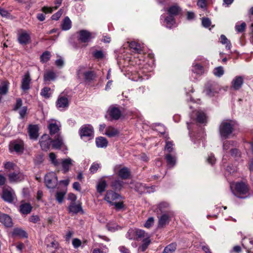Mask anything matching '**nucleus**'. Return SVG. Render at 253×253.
I'll list each match as a JSON object with an SVG mask.
<instances>
[{
    "instance_id": "1",
    "label": "nucleus",
    "mask_w": 253,
    "mask_h": 253,
    "mask_svg": "<svg viewBox=\"0 0 253 253\" xmlns=\"http://www.w3.org/2000/svg\"><path fill=\"white\" fill-rule=\"evenodd\" d=\"M235 123L231 120H224L220 124L219 131L222 137L226 138L232 132Z\"/></svg>"
},
{
    "instance_id": "2",
    "label": "nucleus",
    "mask_w": 253,
    "mask_h": 253,
    "mask_svg": "<svg viewBox=\"0 0 253 253\" xmlns=\"http://www.w3.org/2000/svg\"><path fill=\"white\" fill-rule=\"evenodd\" d=\"M79 134L82 139H92L94 136L93 128L90 125H84L80 128Z\"/></svg>"
},
{
    "instance_id": "3",
    "label": "nucleus",
    "mask_w": 253,
    "mask_h": 253,
    "mask_svg": "<svg viewBox=\"0 0 253 253\" xmlns=\"http://www.w3.org/2000/svg\"><path fill=\"white\" fill-rule=\"evenodd\" d=\"M45 183L48 188L53 189L57 184V177L55 173L50 172L45 175Z\"/></svg>"
},
{
    "instance_id": "4",
    "label": "nucleus",
    "mask_w": 253,
    "mask_h": 253,
    "mask_svg": "<svg viewBox=\"0 0 253 253\" xmlns=\"http://www.w3.org/2000/svg\"><path fill=\"white\" fill-rule=\"evenodd\" d=\"M218 85L214 83H208L204 89V93L209 97L215 95L219 91Z\"/></svg>"
},
{
    "instance_id": "5",
    "label": "nucleus",
    "mask_w": 253,
    "mask_h": 253,
    "mask_svg": "<svg viewBox=\"0 0 253 253\" xmlns=\"http://www.w3.org/2000/svg\"><path fill=\"white\" fill-rule=\"evenodd\" d=\"M122 199V197L120 194L116 192V191H107L104 197V200L110 205Z\"/></svg>"
},
{
    "instance_id": "6",
    "label": "nucleus",
    "mask_w": 253,
    "mask_h": 253,
    "mask_svg": "<svg viewBox=\"0 0 253 253\" xmlns=\"http://www.w3.org/2000/svg\"><path fill=\"white\" fill-rule=\"evenodd\" d=\"M60 123L55 120H50L48 121V127L51 135L57 134L60 130Z\"/></svg>"
},
{
    "instance_id": "7",
    "label": "nucleus",
    "mask_w": 253,
    "mask_h": 253,
    "mask_svg": "<svg viewBox=\"0 0 253 253\" xmlns=\"http://www.w3.org/2000/svg\"><path fill=\"white\" fill-rule=\"evenodd\" d=\"M31 38L29 34L26 31L21 30L18 34V41L21 44L25 45L30 42Z\"/></svg>"
},
{
    "instance_id": "8",
    "label": "nucleus",
    "mask_w": 253,
    "mask_h": 253,
    "mask_svg": "<svg viewBox=\"0 0 253 253\" xmlns=\"http://www.w3.org/2000/svg\"><path fill=\"white\" fill-rule=\"evenodd\" d=\"M244 83V78L242 76H237L234 77L231 83V88L235 90H239Z\"/></svg>"
},
{
    "instance_id": "9",
    "label": "nucleus",
    "mask_w": 253,
    "mask_h": 253,
    "mask_svg": "<svg viewBox=\"0 0 253 253\" xmlns=\"http://www.w3.org/2000/svg\"><path fill=\"white\" fill-rule=\"evenodd\" d=\"M191 71L192 73L195 75V78L201 76L205 72L203 66L196 61L193 63Z\"/></svg>"
},
{
    "instance_id": "10",
    "label": "nucleus",
    "mask_w": 253,
    "mask_h": 253,
    "mask_svg": "<svg viewBox=\"0 0 253 253\" xmlns=\"http://www.w3.org/2000/svg\"><path fill=\"white\" fill-rule=\"evenodd\" d=\"M69 106V100L67 97L60 95L56 102V107L60 110L67 109Z\"/></svg>"
},
{
    "instance_id": "11",
    "label": "nucleus",
    "mask_w": 253,
    "mask_h": 253,
    "mask_svg": "<svg viewBox=\"0 0 253 253\" xmlns=\"http://www.w3.org/2000/svg\"><path fill=\"white\" fill-rule=\"evenodd\" d=\"M52 141L47 134L43 135L40 141V145L43 150L47 151L50 146Z\"/></svg>"
},
{
    "instance_id": "12",
    "label": "nucleus",
    "mask_w": 253,
    "mask_h": 253,
    "mask_svg": "<svg viewBox=\"0 0 253 253\" xmlns=\"http://www.w3.org/2000/svg\"><path fill=\"white\" fill-rule=\"evenodd\" d=\"M31 82V79L29 73H27L23 76L21 87L24 91H26L30 88Z\"/></svg>"
},
{
    "instance_id": "13",
    "label": "nucleus",
    "mask_w": 253,
    "mask_h": 253,
    "mask_svg": "<svg viewBox=\"0 0 253 253\" xmlns=\"http://www.w3.org/2000/svg\"><path fill=\"white\" fill-rule=\"evenodd\" d=\"M9 180L11 182H17L23 180L25 178V175L20 172H14L8 175Z\"/></svg>"
},
{
    "instance_id": "14",
    "label": "nucleus",
    "mask_w": 253,
    "mask_h": 253,
    "mask_svg": "<svg viewBox=\"0 0 253 253\" xmlns=\"http://www.w3.org/2000/svg\"><path fill=\"white\" fill-rule=\"evenodd\" d=\"M39 127L36 125H31L29 126L28 132L30 138L36 140L39 136Z\"/></svg>"
},
{
    "instance_id": "15",
    "label": "nucleus",
    "mask_w": 253,
    "mask_h": 253,
    "mask_svg": "<svg viewBox=\"0 0 253 253\" xmlns=\"http://www.w3.org/2000/svg\"><path fill=\"white\" fill-rule=\"evenodd\" d=\"M108 114L114 120H118L121 116L120 110L115 106H111L108 109Z\"/></svg>"
},
{
    "instance_id": "16",
    "label": "nucleus",
    "mask_w": 253,
    "mask_h": 253,
    "mask_svg": "<svg viewBox=\"0 0 253 253\" xmlns=\"http://www.w3.org/2000/svg\"><path fill=\"white\" fill-rule=\"evenodd\" d=\"M1 197L4 201L12 203L15 198V195L11 191H3Z\"/></svg>"
},
{
    "instance_id": "17",
    "label": "nucleus",
    "mask_w": 253,
    "mask_h": 253,
    "mask_svg": "<svg viewBox=\"0 0 253 253\" xmlns=\"http://www.w3.org/2000/svg\"><path fill=\"white\" fill-rule=\"evenodd\" d=\"M163 18L164 19V23L167 28H171L175 24L173 16L169 15L168 16L165 17L164 15H162L161 17V20H162Z\"/></svg>"
},
{
    "instance_id": "18",
    "label": "nucleus",
    "mask_w": 253,
    "mask_h": 253,
    "mask_svg": "<svg viewBox=\"0 0 253 253\" xmlns=\"http://www.w3.org/2000/svg\"><path fill=\"white\" fill-rule=\"evenodd\" d=\"M231 190H246L248 189L246 182L241 181L239 182H232L230 183Z\"/></svg>"
},
{
    "instance_id": "19",
    "label": "nucleus",
    "mask_w": 253,
    "mask_h": 253,
    "mask_svg": "<svg viewBox=\"0 0 253 253\" xmlns=\"http://www.w3.org/2000/svg\"><path fill=\"white\" fill-rule=\"evenodd\" d=\"M73 161L70 158L62 159L60 160V165H61L63 170L64 173L68 172L70 168L72 165Z\"/></svg>"
},
{
    "instance_id": "20",
    "label": "nucleus",
    "mask_w": 253,
    "mask_h": 253,
    "mask_svg": "<svg viewBox=\"0 0 253 253\" xmlns=\"http://www.w3.org/2000/svg\"><path fill=\"white\" fill-rule=\"evenodd\" d=\"M0 222L6 227H10L12 226V219L6 214L0 215Z\"/></svg>"
},
{
    "instance_id": "21",
    "label": "nucleus",
    "mask_w": 253,
    "mask_h": 253,
    "mask_svg": "<svg viewBox=\"0 0 253 253\" xmlns=\"http://www.w3.org/2000/svg\"><path fill=\"white\" fill-rule=\"evenodd\" d=\"M32 207L29 203H22L19 207L20 211L23 214H28L32 211Z\"/></svg>"
},
{
    "instance_id": "22",
    "label": "nucleus",
    "mask_w": 253,
    "mask_h": 253,
    "mask_svg": "<svg viewBox=\"0 0 253 253\" xmlns=\"http://www.w3.org/2000/svg\"><path fill=\"white\" fill-rule=\"evenodd\" d=\"M63 0H56L55 1V6L54 7L43 6L42 8V11L45 13H51L53 10L57 9L61 5Z\"/></svg>"
},
{
    "instance_id": "23",
    "label": "nucleus",
    "mask_w": 253,
    "mask_h": 253,
    "mask_svg": "<svg viewBox=\"0 0 253 253\" xmlns=\"http://www.w3.org/2000/svg\"><path fill=\"white\" fill-rule=\"evenodd\" d=\"M169 216L167 214H163L159 217V227H163L166 224H168L169 221Z\"/></svg>"
},
{
    "instance_id": "24",
    "label": "nucleus",
    "mask_w": 253,
    "mask_h": 253,
    "mask_svg": "<svg viewBox=\"0 0 253 253\" xmlns=\"http://www.w3.org/2000/svg\"><path fill=\"white\" fill-rule=\"evenodd\" d=\"M10 147L13 148V150L17 153H22L23 151V143L22 142H13L10 143Z\"/></svg>"
},
{
    "instance_id": "25",
    "label": "nucleus",
    "mask_w": 253,
    "mask_h": 253,
    "mask_svg": "<svg viewBox=\"0 0 253 253\" xmlns=\"http://www.w3.org/2000/svg\"><path fill=\"white\" fill-rule=\"evenodd\" d=\"M118 175L122 179H128L130 177V170L127 168H123L119 170Z\"/></svg>"
},
{
    "instance_id": "26",
    "label": "nucleus",
    "mask_w": 253,
    "mask_h": 253,
    "mask_svg": "<svg viewBox=\"0 0 253 253\" xmlns=\"http://www.w3.org/2000/svg\"><path fill=\"white\" fill-rule=\"evenodd\" d=\"M80 40L83 42H86L88 41L91 37L90 33L85 30H82L79 32Z\"/></svg>"
},
{
    "instance_id": "27",
    "label": "nucleus",
    "mask_w": 253,
    "mask_h": 253,
    "mask_svg": "<svg viewBox=\"0 0 253 253\" xmlns=\"http://www.w3.org/2000/svg\"><path fill=\"white\" fill-rule=\"evenodd\" d=\"M95 142L97 147L98 148H105L107 146L108 143L107 140L102 136L96 138Z\"/></svg>"
},
{
    "instance_id": "28",
    "label": "nucleus",
    "mask_w": 253,
    "mask_h": 253,
    "mask_svg": "<svg viewBox=\"0 0 253 253\" xmlns=\"http://www.w3.org/2000/svg\"><path fill=\"white\" fill-rule=\"evenodd\" d=\"M43 78L45 81H50L55 79L56 75L52 70H47L44 72Z\"/></svg>"
},
{
    "instance_id": "29",
    "label": "nucleus",
    "mask_w": 253,
    "mask_h": 253,
    "mask_svg": "<svg viewBox=\"0 0 253 253\" xmlns=\"http://www.w3.org/2000/svg\"><path fill=\"white\" fill-rule=\"evenodd\" d=\"M169 204L166 202H162L158 204L156 207H153L154 211L155 212H158L159 211L161 212H162L164 211L166 209L169 207Z\"/></svg>"
},
{
    "instance_id": "30",
    "label": "nucleus",
    "mask_w": 253,
    "mask_h": 253,
    "mask_svg": "<svg viewBox=\"0 0 253 253\" xmlns=\"http://www.w3.org/2000/svg\"><path fill=\"white\" fill-rule=\"evenodd\" d=\"M181 11L180 8L177 5H172L168 9V15L175 16L179 14Z\"/></svg>"
},
{
    "instance_id": "31",
    "label": "nucleus",
    "mask_w": 253,
    "mask_h": 253,
    "mask_svg": "<svg viewBox=\"0 0 253 253\" xmlns=\"http://www.w3.org/2000/svg\"><path fill=\"white\" fill-rule=\"evenodd\" d=\"M119 133V131L117 129L113 126H109L106 129L105 134L108 137H112L116 136Z\"/></svg>"
},
{
    "instance_id": "32",
    "label": "nucleus",
    "mask_w": 253,
    "mask_h": 253,
    "mask_svg": "<svg viewBox=\"0 0 253 253\" xmlns=\"http://www.w3.org/2000/svg\"><path fill=\"white\" fill-rule=\"evenodd\" d=\"M68 209L70 212L75 214L83 211L81 206L80 204L76 205L74 203H72L70 205Z\"/></svg>"
},
{
    "instance_id": "33",
    "label": "nucleus",
    "mask_w": 253,
    "mask_h": 253,
    "mask_svg": "<svg viewBox=\"0 0 253 253\" xmlns=\"http://www.w3.org/2000/svg\"><path fill=\"white\" fill-rule=\"evenodd\" d=\"M52 142V147L54 149H60L63 144V139L61 136L57 135V137Z\"/></svg>"
},
{
    "instance_id": "34",
    "label": "nucleus",
    "mask_w": 253,
    "mask_h": 253,
    "mask_svg": "<svg viewBox=\"0 0 253 253\" xmlns=\"http://www.w3.org/2000/svg\"><path fill=\"white\" fill-rule=\"evenodd\" d=\"M249 191H232L233 194L237 198L244 199L249 196Z\"/></svg>"
},
{
    "instance_id": "35",
    "label": "nucleus",
    "mask_w": 253,
    "mask_h": 253,
    "mask_svg": "<svg viewBox=\"0 0 253 253\" xmlns=\"http://www.w3.org/2000/svg\"><path fill=\"white\" fill-rule=\"evenodd\" d=\"M72 22L68 17H66L63 20L61 24L63 30H68L71 28Z\"/></svg>"
},
{
    "instance_id": "36",
    "label": "nucleus",
    "mask_w": 253,
    "mask_h": 253,
    "mask_svg": "<svg viewBox=\"0 0 253 253\" xmlns=\"http://www.w3.org/2000/svg\"><path fill=\"white\" fill-rule=\"evenodd\" d=\"M49 157L51 164L55 167H58L60 166V160L57 159L56 156L54 153H49Z\"/></svg>"
},
{
    "instance_id": "37",
    "label": "nucleus",
    "mask_w": 253,
    "mask_h": 253,
    "mask_svg": "<svg viewBox=\"0 0 253 253\" xmlns=\"http://www.w3.org/2000/svg\"><path fill=\"white\" fill-rule=\"evenodd\" d=\"M197 121L201 124L205 123L207 121V116L206 114L202 111H197Z\"/></svg>"
},
{
    "instance_id": "38",
    "label": "nucleus",
    "mask_w": 253,
    "mask_h": 253,
    "mask_svg": "<svg viewBox=\"0 0 253 253\" xmlns=\"http://www.w3.org/2000/svg\"><path fill=\"white\" fill-rule=\"evenodd\" d=\"M176 249V243H172L165 248L163 253H174Z\"/></svg>"
},
{
    "instance_id": "39",
    "label": "nucleus",
    "mask_w": 253,
    "mask_h": 253,
    "mask_svg": "<svg viewBox=\"0 0 253 253\" xmlns=\"http://www.w3.org/2000/svg\"><path fill=\"white\" fill-rule=\"evenodd\" d=\"M165 158L169 166L172 167L175 165L176 158L174 156H172L171 154H168L166 155Z\"/></svg>"
},
{
    "instance_id": "40",
    "label": "nucleus",
    "mask_w": 253,
    "mask_h": 253,
    "mask_svg": "<svg viewBox=\"0 0 253 253\" xmlns=\"http://www.w3.org/2000/svg\"><path fill=\"white\" fill-rule=\"evenodd\" d=\"M9 83L7 81L2 82L0 85V94L5 95L8 90Z\"/></svg>"
},
{
    "instance_id": "41",
    "label": "nucleus",
    "mask_w": 253,
    "mask_h": 253,
    "mask_svg": "<svg viewBox=\"0 0 253 253\" xmlns=\"http://www.w3.org/2000/svg\"><path fill=\"white\" fill-rule=\"evenodd\" d=\"M65 195V191H57L55 197L58 203L61 204L62 203Z\"/></svg>"
},
{
    "instance_id": "42",
    "label": "nucleus",
    "mask_w": 253,
    "mask_h": 253,
    "mask_svg": "<svg viewBox=\"0 0 253 253\" xmlns=\"http://www.w3.org/2000/svg\"><path fill=\"white\" fill-rule=\"evenodd\" d=\"M124 183L123 181L120 179H116L112 182L111 186L112 188L115 189H120L123 187Z\"/></svg>"
},
{
    "instance_id": "43",
    "label": "nucleus",
    "mask_w": 253,
    "mask_h": 253,
    "mask_svg": "<svg viewBox=\"0 0 253 253\" xmlns=\"http://www.w3.org/2000/svg\"><path fill=\"white\" fill-rule=\"evenodd\" d=\"M221 42L223 44H225L226 48L228 50H230L231 47V44L230 42L227 39L226 36L224 35L220 36Z\"/></svg>"
},
{
    "instance_id": "44",
    "label": "nucleus",
    "mask_w": 253,
    "mask_h": 253,
    "mask_svg": "<svg viewBox=\"0 0 253 253\" xmlns=\"http://www.w3.org/2000/svg\"><path fill=\"white\" fill-rule=\"evenodd\" d=\"M12 235L14 236H19L20 237H26V232L19 228H15L13 230Z\"/></svg>"
},
{
    "instance_id": "45",
    "label": "nucleus",
    "mask_w": 253,
    "mask_h": 253,
    "mask_svg": "<svg viewBox=\"0 0 253 253\" xmlns=\"http://www.w3.org/2000/svg\"><path fill=\"white\" fill-rule=\"evenodd\" d=\"M224 73V71L223 68L221 66L216 67L213 70V74L217 77H221Z\"/></svg>"
},
{
    "instance_id": "46",
    "label": "nucleus",
    "mask_w": 253,
    "mask_h": 253,
    "mask_svg": "<svg viewBox=\"0 0 253 253\" xmlns=\"http://www.w3.org/2000/svg\"><path fill=\"white\" fill-rule=\"evenodd\" d=\"M129 47L133 49L136 52L139 53L142 50L140 45L136 42L133 41L129 43Z\"/></svg>"
},
{
    "instance_id": "47",
    "label": "nucleus",
    "mask_w": 253,
    "mask_h": 253,
    "mask_svg": "<svg viewBox=\"0 0 253 253\" xmlns=\"http://www.w3.org/2000/svg\"><path fill=\"white\" fill-rule=\"evenodd\" d=\"M111 205H114L115 207V209L117 211H120L123 209L124 208V202L123 201V198L121 200H118V201H116L113 203H112Z\"/></svg>"
},
{
    "instance_id": "48",
    "label": "nucleus",
    "mask_w": 253,
    "mask_h": 253,
    "mask_svg": "<svg viewBox=\"0 0 253 253\" xmlns=\"http://www.w3.org/2000/svg\"><path fill=\"white\" fill-rule=\"evenodd\" d=\"M106 187V181L103 178L100 179L97 185V190H104Z\"/></svg>"
},
{
    "instance_id": "49",
    "label": "nucleus",
    "mask_w": 253,
    "mask_h": 253,
    "mask_svg": "<svg viewBox=\"0 0 253 253\" xmlns=\"http://www.w3.org/2000/svg\"><path fill=\"white\" fill-rule=\"evenodd\" d=\"M246 26V24L245 22H242L241 23H237L235 26V29L237 31V32L239 33H241L244 31Z\"/></svg>"
},
{
    "instance_id": "50",
    "label": "nucleus",
    "mask_w": 253,
    "mask_h": 253,
    "mask_svg": "<svg viewBox=\"0 0 253 253\" xmlns=\"http://www.w3.org/2000/svg\"><path fill=\"white\" fill-rule=\"evenodd\" d=\"M50 58V53L48 51H45L41 56V60L42 62H47Z\"/></svg>"
},
{
    "instance_id": "51",
    "label": "nucleus",
    "mask_w": 253,
    "mask_h": 253,
    "mask_svg": "<svg viewBox=\"0 0 253 253\" xmlns=\"http://www.w3.org/2000/svg\"><path fill=\"white\" fill-rule=\"evenodd\" d=\"M50 88L47 87L43 88L41 92V94L44 97L47 98L50 96Z\"/></svg>"
},
{
    "instance_id": "52",
    "label": "nucleus",
    "mask_w": 253,
    "mask_h": 253,
    "mask_svg": "<svg viewBox=\"0 0 253 253\" xmlns=\"http://www.w3.org/2000/svg\"><path fill=\"white\" fill-rule=\"evenodd\" d=\"M84 78L87 81H90L93 79V73L90 71H86L84 72Z\"/></svg>"
},
{
    "instance_id": "53",
    "label": "nucleus",
    "mask_w": 253,
    "mask_h": 253,
    "mask_svg": "<svg viewBox=\"0 0 253 253\" xmlns=\"http://www.w3.org/2000/svg\"><path fill=\"white\" fill-rule=\"evenodd\" d=\"M93 56L97 59H101L104 58V54L102 50H95L93 53Z\"/></svg>"
},
{
    "instance_id": "54",
    "label": "nucleus",
    "mask_w": 253,
    "mask_h": 253,
    "mask_svg": "<svg viewBox=\"0 0 253 253\" xmlns=\"http://www.w3.org/2000/svg\"><path fill=\"white\" fill-rule=\"evenodd\" d=\"M4 167L5 169L10 170L11 169H15L16 166L12 162H7L4 164Z\"/></svg>"
},
{
    "instance_id": "55",
    "label": "nucleus",
    "mask_w": 253,
    "mask_h": 253,
    "mask_svg": "<svg viewBox=\"0 0 253 253\" xmlns=\"http://www.w3.org/2000/svg\"><path fill=\"white\" fill-rule=\"evenodd\" d=\"M150 243V240L149 239V236L148 235H146V237L144 238V239L143 240L142 248L143 249V250L147 248Z\"/></svg>"
},
{
    "instance_id": "56",
    "label": "nucleus",
    "mask_w": 253,
    "mask_h": 253,
    "mask_svg": "<svg viewBox=\"0 0 253 253\" xmlns=\"http://www.w3.org/2000/svg\"><path fill=\"white\" fill-rule=\"evenodd\" d=\"M135 232L136 237L138 238H145L146 235H148L144 231L139 229L136 230Z\"/></svg>"
},
{
    "instance_id": "57",
    "label": "nucleus",
    "mask_w": 253,
    "mask_h": 253,
    "mask_svg": "<svg viewBox=\"0 0 253 253\" xmlns=\"http://www.w3.org/2000/svg\"><path fill=\"white\" fill-rule=\"evenodd\" d=\"M43 161L42 155H37L34 158V162L36 165L41 164Z\"/></svg>"
},
{
    "instance_id": "58",
    "label": "nucleus",
    "mask_w": 253,
    "mask_h": 253,
    "mask_svg": "<svg viewBox=\"0 0 253 253\" xmlns=\"http://www.w3.org/2000/svg\"><path fill=\"white\" fill-rule=\"evenodd\" d=\"M202 23L204 27L208 28L211 25V21L208 18H203Z\"/></svg>"
},
{
    "instance_id": "59",
    "label": "nucleus",
    "mask_w": 253,
    "mask_h": 253,
    "mask_svg": "<svg viewBox=\"0 0 253 253\" xmlns=\"http://www.w3.org/2000/svg\"><path fill=\"white\" fill-rule=\"evenodd\" d=\"M154 222V218L152 217H149L147 220L146 221L144 226L146 228H149L150 227H151Z\"/></svg>"
},
{
    "instance_id": "60",
    "label": "nucleus",
    "mask_w": 253,
    "mask_h": 253,
    "mask_svg": "<svg viewBox=\"0 0 253 253\" xmlns=\"http://www.w3.org/2000/svg\"><path fill=\"white\" fill-rule=\"evenodd\" d=\"M62 14L63 10L62 9H60L56 13L52 15L51 18L52 20H57L59 19V18L61 17Z\"/></svg>"
},
{
    "instance_id": "61",
    "label": "nucleus",
    "mask_w": 253,
    "mask_h": 253,
    "mask_svg": "<svg viewBox=\"0 0 253 253\" xmlns=\"http://www.w3.org/2000/svg\"><path fill=\"white\" fill-rule=\"evenodd\" d=\"M100 165L98 163H94L91 166L89 170L91 173H95L99 168Z\"/></svg>"
},
{
    "instance_id": "62",
    "label": "nucleus",
    "mask_w": 253,
    "mask_h": 253,
    "mask_svg": "<svg viewBox=\"0 0 253 253\" xmlns=\"http://www.w3.org/2000/svg\"><path fill=\"white\" fill-rule=\"evenodd\" d=\"M173 144L171 142L167 141L165 146V150L169 153H170L173 150Z\"/></svg>"
},
{
    "instance_id": "63",
    "label": "nucleus",
    "mask_w": 253,
    "mask_h": 253,
    "mask_svg": "<svg viewBox=\"0 0 253 253\" xmlns=\"http://www.w3.org/2000/svg\"><path fill=\"white\" fill-rule=\"evenodd\" d=\"M69 183V179H66L60 181L58 184L59 185L60 188L66 187Z\"/></svg>"
},
{
    "instance_id": "64",
    "label": "nucleus",
    "mask_w": 253,
    "mask_h": 253,
    "mask_svg": "<svg viewBox=\"0 0 253 253\" xmlns=\"http://www.w3.org/2000/svg\"><path fill=\"white\" fill-rule=\"evenodd\" d=\"M251 14L250 15V18L251 20V26L250 30L253 33V8H252L250 10Z\"/></svg>"
}]
</instances>
